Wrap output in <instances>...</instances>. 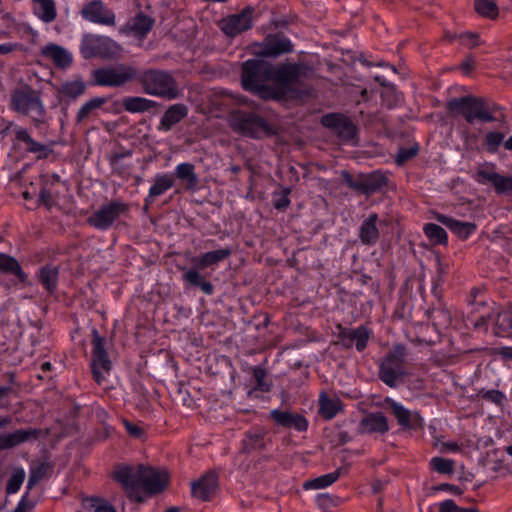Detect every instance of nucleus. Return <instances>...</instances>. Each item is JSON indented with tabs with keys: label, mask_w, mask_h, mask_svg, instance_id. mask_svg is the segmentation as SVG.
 <instances>
[{
	"label": "nucleus",
	"mask_w": 512,
	"mask_h": 512,
	"mask_svg": "<svg viewBox=\"0 0 512 512\" xmlns=\"http://www.w3.org/2000/svg\"><path fill=\"white\" fill-rule=\"evenodd\" d=\"M448 109L452 113L462 115L470 124L495 121L492 111L482 98L473 96L454 98L448 102Z\"/></svg>",
	"instance_id": "39448f33"
},
{
	"label": "nucleus",
	"mask_w": 512,
	"mask_h": 512,
	"mask_svg": "<svg viewBox=\"0 0 512 512\" xmlns=\"http://www.w3.org/2000/svg\"><path fill=\"white\" fill-rule=\"evenodd\" d=\"M24 478H25V472L24 470L20 469V470H16L13 475L10 477L8 483H7V493L8 494H14L16 493L23 481H24Z\"/></svg>",
	"instance_id": "864d4df0"
},
{
	"label": "nucleus",
	"mask_w": 512,
	"mask_h": 512,
	"mask_svg": "<svg viewBox=\"0 0 512 512\" xmlns=\"http://www.w3.org/2000/svg\"><path fill=\"white\" fill-rule=\"evenodd\" d=\"M84 506L92 508L93 512H116L115 508L103 499H87Z\"/></svg>",
	"instance_id": "3c124183"
},
{
	"label": "nucleus",
	"mask_w": 512,
	"mask_h": 512,
	"mask_svg": "<svg viewBox=\"0 0 512 512\" xmlns=\"http://www.w3.org/2000/svg\"><path fill=\"white\" fill-rule=\"evenodd\" d=\"M360 427L367 433L384 434L389 430L388 420L381 412L367 414L361 420Z\"/></svg>",
	"instance_id": "b1692460"
},
{
	"label": "nucleus",
	"mask_w": 512,
	"mask_h": 512,
	"mask_svg": "<svg viewBox=\"0 0 512 512\" xmlns=\"http://www.w3.org/2000/svg\"><path fill=\"white\" fill-rule=\"evenodd\" d=\"M293 49L291 41L280 34L269 35L263 42L251 45L252 54L259 57H277Z\"/></svg>",
	"instance_id": "f8f14e48"
},
{
	"label": "nucleus",
	"mask_w": 512,
	"mask_h": 512,
	"mask_svg": "<svg viewBox=\"0 0 512 512\" xmlns=\"http://www.w3.org/2000/svg\"><path fill=\"white\" fill-rule=\"evenodd\" d=\"M371 332L365 326H359L355 329H342L340 339L344 345L350 347L355 343L356 349L362 351L366 348Z\"/></svg>",
	"instance_id": "412c9836"
},
{
	"label": "nucleus",
	"mask_w": 512,
	"mask_h": 512,
	"mask_svg": "<svg viewBox=\"0 0 512 512\" xmlns=\"http://www.w3.org/2000/svg\"><path fill=\"white\" fill-rule=\"evenodd\" d=\"M104 342V338L99 335L98 331L93 330L91 369L93 377L99 385L105 384L112 369V363L104 347Z\"/></svg>",
	"instance_id": "9d476101"
},
{
	"label": "nucleus",
	"mask_w": 512,
	"mask_h": 512,
	"mask_svg": "<svg viewBox=\"0 0 512 512\" xmlns=\"http://www.w3.org/2000/svg\"><path fill=\"white\" fill-rule=\"evenodd\" d=\"M383 184L382 178L375 176H366L360 180V191L366 194L378 190Z\"/></svg>",
	"instance_id": "8fccbe9b"
},
{
	"label": "nucleus",
	"mask_w": 512,
	"mask_h": 512,
	"mask_svg": "<svg viewBox=\"0 0 512 512\" xmlns=\"http://www.w3.org/2000/svg\"><path fill=\"white\" fill-rule=\"evenodd\" d=\"M85 84L80 80L65 82L62 84L60 92L63 96L75 99L85 91Z\"/></svg>",
	"instance_id": "37998d69"
},
{
	"label": "nucleus",
	"mask_w": 512,
	"mask_h": 512,
	"mask_svg": "<svg viewBox=\"0 0 512 512\" xmlns=\"http://www.w3.org/2000/svg\"><path fill=\"white\" fill-rule=\"evenodd\" d=\"M417 148L416 147H410V148H401L398 151V154L396 156V162L401 165L407 160L411 159L417 154Z\"/></svg>",
	"instance_id": "4d7b16f0"
},
{
	"label": "nucleus",
	"mask_w": 512,
	"mask_h": 512,
	"mask_svg": "<svg viewBox=\"0 0 512 512\" xmlns=\"http://www.w3.org/2000/svg\"><path fill=\"white\" fill-rule=\"evenodd\" d=\"M321 123L342 140H350L355 135L354 124L342 114H327L322 117Z\"/></svg>",
	"instance_id": "2eb2a0df"
},
{
	"label": "nucleus",
	"mask_w": 512,
	"mask_h": 512,
	"mask_svg": "<svg viewBox=\"0 0 512 512\" xmlns=\"http://www.w3.org/2000/svg\"><path fill=\"white\" fill-rule=\"evenodd\" d=\"M458 506L453 500H445L439 504V512H454Z\"/></svg>",
	"instance_id": "bf43d9fd"
},
{
	"label": "nucleus",
	"mask_w": 512,
	"mask_h": 512,
	"mask_svg": "<svg viewBox=\"0 0 512 512\" xmlns=\"http://www.w3.org/2000/svg\"><path fill=\"white\" fill-rule=\"evenodd\" d=\"M152 20L145 15H138L131 24V30L138 35H145L152 28Z\"/></svg>",
	"instance_id": "de8ad7c7"
},
{
	"label": "nucleus",
	"mask_w": 512,
	"mask_h": 512,
	"mask_svg": "<svg viewBox=\"0 0 512 512\" xmlns=\"http://www.w3.org/2000/svg\"><path fill=\"white\" fill-rule=\"evenodd\" d=\"M436 219L448 227L453 233L464 239L469 237V235L476 230L474 223L458 221L446 215L439 214Z\"/></svg>",
	"instance_id": "393cba45"
},
{
	"label": "nucleus",
	"mask_w": 512,
	"mask_h": 512,
	"mask_svg": "<svg viewBox=\"0 0 512 512\" xmlns=\"http://www.w3.org/2000/svg\"><path fill=\"white\" fill-rule=\"evenodd\" d=\"M405 355V348L397 345L383 359L380 365L379 376L388 386L395 387L404 376Z\"/></svg>",
	"instance_id": "6e6552de"
},
{
	"label": "nucleus",
	"mask_w": 512,
	"mask_h": 512,
	"mask_svg": "<svg viewBox=\"0 0 512 512\" xmlns=\"http://www.w3.org/2000/svg\"><path fill=\"white\" fill-rule=\"evenodd\" d=\"M39 200L45 206H50L52 203V196L47 190L43 189L39 193Z\"/></svg>",
	"instance_id": "69168bd1"
},
{
	"label": "nucleus",
	"mask_w": 512,
	"mask_h": 512,
	"mask_svg": "<svg viewBox=\"0 0 512 512\" xmlns=\"http://www.w3.org/2000/svg\"><path fill=\"white\" fill-rule=\"evenodd\" d=\"M41 54L54 62L59 67H67L72 61L71 54L56 44H48L41 50Z\"/></svg>",
	"instance_id": "cd10ccee"
},
{
	"label": "nucleus",
	"mask_w": 512,
	"mask_h": 512,
	"mask_svg": "<svg viewBox=\"0 0 512 512\" xmlns=\"http://www.w3.org/2000/svg\"><path fill=\"white\" fill-rule=\"evenodd\" d=\"M498 193H505L512 190V176H502L498 174L493 184Z\"/></svg>",
	"instance_id": "6e6d98bb"
},
{
	"label": "nucleus",
	"mask_w": 512,
	"mask_h": 512,
	"mask_svg": "<svg viewBox=\"0 0 512 512\" xmlns=\"http://www.w3.org/2000/svg\"><path fill=\"white\" fill-rule=\"evenodd\" d=\"M251 9H245L240 14L231 15L221 21V29L228 36L238 35L251 27L252 24Z\"/></svg>",
	"instance_id": "a211bd4d"
},
{
	"label": "nucleus",
	"mask_w": 512,
	"mask_h": 512,
	"mask_svg": "<svg viewBox=\"0 0 512 512\" xmlns=\"http://www.w3.org/2000/svg\"><path fill=\"white\" fill-rule=\"evenodd\" d=\"M129 210L127 203L114 200L95 211L88 219V223L96 229L106 230L123 214Z\"/></svg>",
	"instance_id": "9b49d317"
},
{
	"label": "nucleus",
	"mask_w": 512,
	"mask_h": 512,
	"mask_svg": "<svg viewBox=\"0 0 512 512\" xmlns=\"http://www.w3.org/2000/svg\"><path fill=\"white\" fill-rule=\"evenodd\" d=\"M81 15L89 22L107 26L115 25V14L100 0H93L84 5Z\"/></svg>",
	"instance_id": "ddd939ff"
},
{
	"label": "nucleus",
	"mask_w": 512,
	"mask_h": 512,
	"mask_svg": "<svg viewBox=\"0 0 512 512\" xmlns=\"http://www.w3.org/2000/svg\"><path fill=\"white\" fill-rule=\"evenodd\" d=\"M228 122L235 132L243 136L261 138L272 133L269 124L252 112L234 110L229 114Z\"/></svg>",
	"instance_id": "423d86ee"
},
{
	"label": "nucleus",
	"mask_w": 512,
	"mask_h": 512,
	"mask_svg": "<svg viewBox=\"0 0 512 512\" xmlns=\"http://www.w3.org/2000/svg\"><path fill=\"white\" fill-rule=\"evenodd\" d=\"M35 15L46 23L55 20L57 16L56 5L53 0H33Z\"/></svg>",
	"instance_id": "c756f323"
},
{
	"label": "nucleus",
	"mask_w": 512,
	"mask_h": 512,
	"mask_svg": "<svg viewBox=\"0 0 512 512\" xmlns=\"http://www.w3.org/2000/svg\"><path fill=\"white\" fill-rule=\"evenodd\" d=\"M11 109L29 117L33 123L44 122L46 110L39 91L29 85L15 89L10 99Z\"/></svg>",
	"instance_id": "20e7f679"
},
{
	"label": "nucleus",
	"mask_w": 512,
	"mask_h": 512,
	"mask_svg": "<svg viewBox=\"0 0 512 512\" xmlns=\"http://www.w3.org/2000/svg\"><path fill=\"white\" fill-rule=\"evenodd\" d=\"M321 123L342 140H350L355 135L354 124L342 114H327L322 117Z\"/></svg>",
	"instance_id": "dca6fc26"
},
{
	"label": "nucleus",
	"mask_w": 512,
	"mask_h": 512,
	"mask_svg": "<svg viewBox=\"0 0 512 512\" xmlns=\"http://www.w3.org/2000/svg\"><path fill=\"white\" fill-rule=\"evenodd\" d=\"M299 77V67L296 64L285 63L278 66L271 64L270 81H273L278 88L273 87L275 90L283 92L282 97L286 93V88L295 83Z\"/></svg>",
	"instance_id": "4468645a"
},
{
	"label": "nucleus",
	"mask_w": 512,
	"mask_h": 512,
	"mask_svg": "<svg viewBox=\"0 0 512 512\" xmlns=\"http://www.w3.org/2000/svg\"><path fill=\"white\" fill-rule=\"evenodd\" d=\"M13 447L9 433L0 434V450L10 449Z\"/></svg>",
	"instance_id": "052dcab7"
},
{
	"label": "nucleus",
	"mask_w": 512,
	"mask_h": 512,
	"mask_svg": "<svg viewBox=\"0 0 512 512\" xmlns=\"http://www.w3.org/2000/svg\"><path fill=\"white\" fill-rule=\"evenodd\" d=\"M489 318L495 322V335L512 338V309H505L489 315Z\"/></svg>",
	"instance_id": "c85d7f7f"
},
{
	"label": "nucleus",
	"mask_w": 512,
	"mask_h": 512,
	"mask_svg": "<svg viewBox=\"0 0 512 512\" xmlns=\"http://www.w3.org/2000/svg\"><path fill=\"white\" fill-rule=\"evenodd\" d=\"M174 185V177L169 173H160L155 175L153 184L145 198V205H151L156 197L163 195Z\"/></svg>",
	"instance_id": "4be33fe9"
},
{
	"label": "nucleus",
	"mask_w": 512,
	"mask_h": 512,
	"mask_svg": "<svg viewBox=\"0 0 512 512\" xmlns=\"http://www.w3.org/2000/svg\"><path fill=\"white\" fill-rule=\"evenodd\" d=\"M137 76V69L126 64L100 68L93 73L95 83L106 87H122L134 81Z\"/></svg>",
	"instance_id": "0eeeda50"
},
{
	"label": "nucleus",
	"mask_w": 512,
	"mask_h": 512,
	"mask_svg": "<svg viewBox=\"0 0 512 512\" xmlns=\"http://www.w3.org/2000/svg\"><path fill=\"white\" fill-rule=\"evenodd\" d=\"M505 135L499 131H490L484 137V145L490 153L498 151L499 147L504 145Z\"/></svg>",
	"instance_id": "a18cd8bd"
},
{
	"label": "nucleus",
	"mask_w": 512,
	"mask_h": 512,
	"mask_svg": "<svg viewBox=\"0 0 512 512\" xmlns=\"http://www.w3.org/2000/svg\"><path fill=\"white\" fill-rule=\"evenodd\" d=\"M338 478H339V472L334 471V472L319 476L317 478L305 481L303 484V488L305 490L323 489V488H326V487L332 485L334 482L337 481Z\"/></svg>",
	"instance_id": "58836bf2"
},
{
	"label": "nucleus",
	"mask_w": 512,
	"mask_h": 512,
	"mask_svg": "<svg viewBox=\"0 0 512 512\" xmlns=\"http://www.w3.org/2000/svg\"><path fill=\"white\" fill-rule=\"evenodd\" d=\"M0 270L16 275L21 281H25L26 279V275L22 271L18 261L7 254L0 253Z\"/></svg>",
	"instance_id": "4c0bfd02"
},
{
	"label": "nucleus",
	"mask_w": 512,
	"mask_h": 512,
	"mask_svg": "<svg viewBox=\"0 0 512 512\" xmlns=\"http://www.w3.org/2000/svg\"><path fill=\"white\" fill-rule=\"evenodd\" d=\"M188 114V108L184 104H174L170 106L163 114L159 130L169 131L175 124L179 123Z\"/></svg>",
	"instance_id": "5701e85b"
},
{
	"label": "nucleus",
	"mask_w": 512,
	"mask_h": 512,
	"mask_svg": "<svg viewBox=\"0 0 512 512\" xmlns=\"http://www.w3.org/2000/svg\"><path fill=\"white\" fill-rule=\"evenodd\" d=\"M217 487V475L213 472H209L202 476L198 481L192 483V494L193 496L206 501L216 492Z\"/></svg>",
	"instance_id": "aec40b11"
},
{
	"label": "nucleus",
	"mask_w": 512,
	"mask_h": 512,
	"mask_svg": "<svg viewBox=\"0 0 512 512\" xmlns=\"http://www.w3.org/2000/svg\"><path fill=\"white\" fill-rule=\"evenodd\" d=\"M143 92L150 96L174 100L180 97L181 90L170 72L161 69H146L136 78Z\"/></svg>",
	"instance_id": "7ed1b4c3"
},
{
	"label": "nucleus",
	"mask_w": 512,
	"mask_h": 512,
	"mask_svg": "<svg viewBox=\"0 0 512 512\" xmlns=\"http://www.w3.org/2000/svg\"><path fill=\"white\" fill-rule=\"evenodd\" d=\"M341 409L338 398H329L326 395L320 397V413L326 419H332Z\"/></svg>",
	"instance_id": "ea45409f"
},
{
	"label": "nucleus",
	"mask_w": 512,
	"mask_h": 512,
	"mask_svg": "<svg viewBox=\"0 0 512 512\" xmlns=\"http://www.w3.org/2000/svg\"><path fill=\"white\" fill-rule=\"evenodd\" d=\"M122 106L129 113H144L157 107V102L142 96H127L122 99Z\"/></svg>",
	"instance_id": "a878e982"
},
{
	"label": "nucleus",
	"mask_w": 512,
	"mask_h": 512,
	"mask_svg": "<svg viewBox=\"0 0 512 512\" xmlns=\"http://www.w3.org/2000/svg\"><path fill=\"white\" fill-rule=\"evenodd\" d=\"M496 353L503 359L512 360V347H502L496 351Z\"/></svg>",
	"instance_id": "774afa93"
},
{
	"label": "nucleus",
	"mask_w": 512,
	"mask_h": 512,
	"mask_svg": "<svg viewBox=\"0 0 512 512\" xmlns=\"http://www.w3.org/2000/svg\"><path fill=\"white\" fill-rule=\"evenodd\" d=\"M106 102L107 100L103 97H95L87 101L81 106V108L77 112L76 121L78 123L86 121L94 114V112L97 109L101 108Z\"/></svg>",
	"instance_id": "f704fd0d"
},
{
	"label": "nucleus",
	"mask_w": 512,
	"mask_h": 512,
	"mask_svg": "<svg viewBox=\"0 0 512 512\" xmlns=\"http://www.w3.org/2000/svg\"><path fill=\"white\" fill-rule=\"evenodd\" d=\"M20 47L17 43H4L0 44V55L9 54Z\"/></svg>",
	"instance_id": "680f3d73"
},
{
	"label": "nucleus",
	"mask_w": 512,
	"mask_h": 512,
	"mask_svg": "<svg viewBox=\"0 0 512 512\" xmlns=\"http://www.w3.org/2000/svg\"><path fill=\"white\" fill-rule=\"evenodd\" d=\"M378 216L373 213L360 226L359 237L363 244L374 245L379 239Z\"/></svg>",
	"instance_id": "bb28decb"
},
{
	"label": "nucleus",
	"mask_w": 512,
	"mask_h": 512,
	"mask_svg": "<svg viewBox=\"0 0 512 512\" xmlns=\"http://www.w3.org/2000/svg\"><path fill=\"white\" fill-rule=\"evenodd\" d=\"M11 391V388L9 387H4V386H1L0 385V409H3V408H7L8 407V403L5 402V398L8 396V394L10 393Z\"/></svg>",
	"instance_id": "e2e57ef3"
},
{
	"label": "nucleus",
	"mask_w": 512,
	"mask_h": 512,
	"mask_svg": "<svg viewBox=\"0 0 512 512\" xmlns=\"http://www.w3.org/2000/svg\"><path fill=\"white\" fill-rule=\"evenodd\" d=\"M270 75L271 63L263 59H249L242 65V86L263 99H280L283 92L267 85Z\"/></svg>",
	"instance_id": "f03ea898"
},
{
	"label": "nucleus",
	"mask_w": 512,
	"mask_h": 512,
	"mask_svg": "<svg viewBox=\"0 0 512 512\" xmlns=\"http://www.w3.org/2000/svg\"><path fill=\"white\" fill-rule=\"evenodd\" d=\"M183 280L192 286L199 287L205 294L213 293V286L206 281L197 268H191L184 272Z\"/></svg>",
	"instance_id": "2f4dec72"
},
{
	"label": "nucleus",
	"mask_w": 512,
	"mask_h": 512,
	"mask_svg": "<svg viewBox=\"0 0 512 512\" xmlns=\"http://www.w3.org/2000/svg\"><path fill=\"white\" fill-rule=\"evenodd\" d=\"M459 39L461 44L473 48L475 46H478L480 44L479 36L474 33L466 32L461 35H459Z\"/></svg>",
	"instance_id": "13d9d810"
},
{
	"label": "nucleus",
	"mask_w": 512,
	"mask_h": 512,
	"mask_svg": "<svg viewBox=\"0 0 512 512\" xmlns=\"http://www.w3.org/2000/svg\"><path fill=\"white\" fill-rule=\"evenodd\" d=\"M270 416L273 421L280 426L286 428H294L298 431H305L308 423L306 419L300 414L291 413L279 409L272 410Z\"/></svg>",
	"instance_id": "6ab92c4d"
},
{
	"label": "nucleus",
	"mask_w": 512,
	"mask_h": 512,
	"mask_svg": "<svg viewBox=\"0 0 512 512\" xmlns=\"http://www.w3.org/2000/svg\"><path fill=\"white\" fill-rule=\"evenodd\" d=\"M81 52L85 58H114L121 54V47L112 39L99 35H86L82 39Z\"/></svg>",
	"instance_id": "1a4fd4ad"
},
{
	"label": "nucleus",
	"mask_w": 512,
	"mask_h": 512,
	"mask_svg": "<svg viewBox=\"0 0 512 512\" xmlns=\"http://www.w3.org/2000/svg\"><path fill=\"white\" fill-rule=\"evenodd\" d=\"M498 173L495 171V168L491 164L480 165L475 174L474 179L482 185L491 184L493 185L495 180L497 179Z\"/></svg>",
	"instance_id": "a19ab883"
},
{
	"label": "nucleus",
	"mask_w": 512,
	"mask_h": 512,
	"mask_svg": "<svg viewBox=\"0 0 512 512\" xmlns=\"http://www.w3.org/2000/svg\"><path fill=\"white\" fill-rule=\"evenodd\" d=\"M230 255V250L219 249L207 252L198 259H193L192 262L196 263L199 268H206L210 265L216 264L221 260H224Z\"/></svg>",
	"instance_id": "e433bc0d"
},
{
	"label": "nucleus",
	"mask_w": 512,
	"mask_h": 512,
	"mask_svg": "<svg viewBox=\"0 0 512 512\" xmlns=\"http://www.w3.org/2000/svg\"><path fill=\"white\" fill-rule=\"evenodd\" d=\"M58 267L46 265L40 268L38 276L41 284L48 292H54L58 283Z\"/></svg>",
	"instance_id": "7c9ffc66"
},
{
	"label": "nucleus",
	"mask_w": 512,
	"mask_h": 512,
	"mask_svg": "<svg viewBox=\"0 0 512 512\" xmlns=\"http://www.w3.org/2000/svg\"><path fill=\"white\" fill-rule=\"evenodd\" d=\"M132 152L130 150H123L119 152L111 153L108 156V161L114 172L122 174L125 171V167L122 165L124 158L130 157Z\"/></svg>",
	"instance_id": "49530a36"
},
{
	"label": "nucleus",
	"mask_w": 512,
	"mask_h": 512,
	"mask_svg": "<svg viewBox=\"0 0 512 512\" xmlns=\"http://www.w3.org/2000/svg\"><path fill=\"white\" fill-rule=\"evenodd\" d=\"M175 176L186 183L187 188H194L198 183V177L195 173V166L185 162L176 166Z\"/></svg>",
	"instance_id": "473e14b6"
},
{
	"label": "nucleus",
	"mask_w": 512,
	"mask_h": 512,
	"mask_svg": "<svg viewBox=\"0 0 512 512\" xmlns=\"http://www.w3.org/2000/svg\"><path fill=\"white\" fill-rule=\"evenodd\" d=\"M253 378L255 380L256 386L255 388L262 391L268 392L270 390V383L266 382V373L264 369L260 367H255L253 369Z\"/></svg>",
	"instance_id": "5fc2aeb1"
},
{
	"label": "nucleus",
	"mask_w": 512,
	"mask_h": 512,
	"mask_svg": "<svg viewBox=\"0 0 512 512\" xmlns=\"http://www.w3.org/2000/svg\"><path fill=\"white\" fill-rule=\"evenodd\" d=\"M439 489L447 490L451 494H454V495H461L463 493L462 489L459 486L452 485V484H441Z\"/></svg>",
	"instance_id": "0e129e2a"
},
{
	"label": "nucleus",
	"mask_w": 512,
	"mask_h": 512,
	"mask_svg": "<svg viewBox=\"0 0 512 512\" xmlns=\"http://www.w3.org/2000/svg\"><path fill=\"white\" fill-rule=\"evenodd\" d=\"M9 435L12 440L13 446L16 447L28 441L31 437L36 436L37 431L32 429H19L12 433H9Z\"/></svg>",
	"instance_id": "603ef678"
},
{
	"label": "nucleus",
	"mask_w": 512,
	"mask_h": 512,
	"mask_svg": "<svg viewBox=\"0 0 512 512\" xmlns=\"http://www.w3.org/2000/svg\"><path fill=\"white\" fill-rule=\"evenodd\" d=\"M15 139L17 141L23 142L26 144V150L32 153H41L46 151V146L35 141L27 131V129L22 127H16L14 129Z\"/></svg>",
	"instance_id": "72a5a7b5"
},
{
	"label": "nucleus",
	"mask_w": 512,
	"mask_h": 512,
	"mask_svg": "<svg viewBox=\"0 0 512 512\" xmlns=\"http://www.w3.org/2000/svg\"><path fill=\"white\" fill-rule=\"evenodd\" d=\"M430 464L434 470L442 474H451L454 471V461L441 457H434Z\"/></svg>",
	"instance_id": "09e8293b"
},
{
	"label": "nucleus",
	"mask_w": 512,
	"mask_h": 512,
	"mask_svg": "<svg viewBox=\"0 0 512 512\" xmlns=\"http://www.w3.org/2000/svg\"><path fill=\"white\" fill-rule=\"evenodd\" d=\"M263 448L264 432L259 429L248 431L243 439V450L246 452H252Z\"/></svg>",
	"instance_id": "c9c22d12"
},
{
	"label": "nucleus",
	"mask_w": 512,
	"mask_h": 512,
	"mask_svg": "<svg viewBox=\"0 0 512 512\" xmlns=\"http://www.w3.org/2000/svg\"><path fill=\"white\" fill-rule=\"evenodd\" d=\"M125 427H126L127 431L129 432V434H131L133 436L138 437L142 434L141 428L135 424H132L130 422H125Z\"/></svg>",
	"instance_id": "338daca9"
},
{
	"label": "nucleus",
	"mask_w": 512,
	"mask_h": 512,
	"mask_svg": "<svg viewBox=\"0 0 512 512\" xmlns=\"http://www.w3.org/2000/svg\"><path fill=\"white\" fill-rule=\"evenodd\" d=\"M425 235L436 244H443L447 241L446 231L439 225L428 223L424 226Z\"/></svg>",
	"instance_id": "c03bdc74"
},
{
	"label": "nucleus",
	"mask_w": 512,
	"mask_h": 512,
	"mask_svg": "<svg viewBox=\"0 0 512 512\" xmlns=\"http://www.w3.org/2000/svg\"><path fill=\"white\" fill-rule=\"evenodd\" d=\"M114 478L125 489L130 500L144 502L145 498L139 491V486L149 494H156L165 489L168 484V474L164 470L138 465L119 466L115 469Z\"/></svg>",
	"instance_id": "f257e3e1"
},
{
	"label": "nucleus",
	"mask_w": 512,
	"mask_h": 512,
	"mask_svg": "<svg viewBox=\"0 0 512 512\" xmlns=\"http://www.w3.org/2000/svg\"><path fill=\"white\" fill-rule=\"evenodd\" d=\"M386 403L390 406L392 413L399 425L407 429H417L423 426V419L416 411L406 409L400 403L387 398Z\"/></svg>",
	"instance_id": "f3484780"
},
{
	"label": "nucleus",
	"mask_w": 512,
	"mask_h": 512,
	"mask_svg": "<svg viewBox=\"0 0 512 512\" xmlns=\"http://www.w3.org/2000/svg\"><path fill=\"white\" fill-rule=\"evenodd\" d=\"M475 9L481 16L490 19L496 18L499 13L496 0H475Z\"/></svg>",
	"instance_id": "79ce46f5"
}]
</instances>
